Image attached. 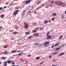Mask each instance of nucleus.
<instances>
[{
	"label": "nucleus",
	"instance_id": "f257e3e1",
	"mask_svg": "<svg viewBox=\"0 0 66 66\" xmlns=\"http://www.w3.org/2000/svg\"><path fill=\"white\" fill-rule=\"evenodd\" d=\"M24 24L25 25L24 29H27L28 28V24L27 23H24Z\"/></svg>",
	"mask_w": 66,
	"mask_h": 66
},
{
	"label": "nucleus",
	"instance_id": "f03ea898",
	"mask_svg": "<svg viewBox=\"0 0 66 66\" xmlns=\"http://www.w3.org/2000/svg\"><path fill=\"white\" fill-rule=\"evenodd\" d=\"M61 4L62 2L60 1L56 2H55V4H56V5H61Z\"/></svg>",
	"mask_w": 66,
	"mask_h": 66
},
{
	"label": "nucleus",
	"instance_id": "7ed1b4c3",
	"mask_svg": "<svg viewBox=\"0 0 66 66\" xmlns=\"http://www.w3.org/2000/svg\"><path fill=\"white\" fill-rule=\"evenodd\" d=\"M19 12V11H18V10L15 11L13 13V15H17V13H18Z\"/></svg>",
	"mask_w": 66,
	"mask_h": 66
},
{
	"label": "nucleus",
	"instance_id": "20e7f679",
	"mask_svg": "<svg viewBox=\"0 0 66 66\" xmlns=\"http://www.w3.org/2000/svg\"><path fill=\"white\" fill-rule=\"evenodd\" d=\"M49 44V42H47L44 43V45L45 46H47V45H48Z\"/></svg>",
	"mask_w": 66,
	"mask_h": 66
},
{
	"label": "nucleus",
	"instance_id": "39448f33",
	"mask_svg": "<svg viewBox=\"0 0 66 66\" xmlns=\"http://www.w3.org/2000/svg\"><path fill=\"white\" fill-rule=\"evenodd\" d=\"M31 0H28V1H25L26 4H29V3L31 2Z\"/></svg>",
	"mask_w": 66,
	"mask_h": 66
},
{
	"label": "nucleus",
	"instance_id": "423d86ee",
	"mask_svg": "<svg viewBox=\"0 0 66 66\" xmlns=\"http://www.w3.org/2000/svg\"><path fill=\"white\" fill-rule=\"evenodd\" d=\"M61 5H62V7H64L66 5V4L64 3L61 2Z\"/></svg>",
	"mask_w": 66,
	"mask_h": 66
},
{
	"label": "nucleus",
	"instance_id": "0eeeda50",
	"mask_svg": "<svg viewBox=\"0 0 66 66\" xmlns=\"http://www.w3.org/2000/svg\"><path fill=\"white\" fill-rule=\"evenodd\" d=\"M3 54H9V53L7 52V51H5L4 52H3Z\"/></svg>",
	"mask_w": 66,
	"mask_h": 66
},
{
	"label": "nucleus",
	"instance_id": "6e6552de",
	"mask_svg": "<svg viewBox=\"0 0 66 66\" xmlns=\"http://www.w3.org/2000/svg\"><path fill=\"white\" fill-rule=\"evenodd\" d=\"M34 35L36 37H38V35H39L38 34L36 33L34 34Z\"/></svg>",
	"mask_w": 66,
	"mask_h": 66
},
{
	"label": "nucleus",
	"instance_id": "1a4fd4ad",
	"mask_svg": "<svg viewBox=\"0 0 66 66\" xmlns=\"http://www.w3.org/2000/svg\"><path fill=\"white\" fill-rule=\"evenodd\" d=\"M12 53H16V50H13L11 51Z\"/></svg>",
	"mask_w": 66,
	"mask_h": 66
},
{
	"label": "nucleus",
	"instance_id": "9d476101",
	"mask_svg": "<svg viewBox=\"0 0 66 66\" xmlns=\"http://www.w3.org/2000/svg\"><path fill=\"white\" fill-rule=\"evenodd\" d=\"M51 37V35H49L48 36V37H47V39H50Z\"/></svg>",
	"mask_w": 66,
	"mask_h": 66
},
{
	"label": "nucleus",
	"instance_id": "9b49d317",
	"mask_svg": "<svg viewBox=\"0 0 66 66\" xmlns=\"http://www.w3.org/2000/svg\"><path fill=\"white\" fill-rule=\"evenodd\" d=\"M17 34H18V32H14L13 33V34H14V35Z\"/></svg>",
	"mask_w": 66,
	"mask_h": 66
},
{
	"label": "nucleus",
	"instance_id": "f8f14e48",
	"mask_svg": "<svg viewBox=\"0 0 66 66\" xmlns=\"http://www.w3.org/2000/svg\"><path fill=\"white\" fill-rule=\"evenodd\" d=\"M64 53H62L60 54H59V56H61V55H64Z\"/></svg>",
	"mask_w": 66,
	"mask_h": 66
},
{
	"label": "nucleus",
	"instance_id": "ddd939ff",
	"mask_svg": "<svg viewBox=\"0 0 66 66\" xmlns=\"http://www.w3.org/2000/svg\"><path fill=\"white\" fill-rule=\"evenodd\" d=\"M37 30H36L35 29L34 30H33L32 31V33H35V32H37Z\"/></svg>",
	"mask_w": 66,
	"mask_h": 66
},
{
	"label": "nucleus",
	"instance_id": "4468645a",
	"mask_svg": "<svg viewBox=\"0 0 66 66\" xmlns=\"http://www.w3.org/2000/svg\"><path fill=\"white\" fill-rule=\"evenodd\" d=\"M56 14L55 13H54L52 14V16H56Z\"/></svg>",
	"mask_w": 66,
	"mask_h": 66
},
{
	"label": "nucleus",
	"instance_id": "2eb2a0df",
	"mask_svg": "<svg viewBox=\"0 0 66 66\" xmlns=\"http://www.w3.org/2000/svg\"><path fill=\"white\" fill-rule=\"evenodd\" d=\"M1 17L2 18H3L4 17V14H3L1 16Z\"/></svg>",
	"mask_w": 66,
	"mask_h": 66
},
{
	"label": "nucleus",
	"instance_id": "dca6fc26",
	"mask_svg": "<svg viewBox=\"0 0 66 66\" xmlns=\"http://www.w3.org/2000/svg\"><path fill=\"white\" fill-rule=\"evenodd\" d=\"M2 59H3V60H5V59H6V57H5L3 56H2Z\"/></svg>",
	"mask_w": 66,
	"mask_h": 66
},
{
	"label": "nucleus",
	"instance_id": "f3484780",
	"mask_svg": "<svg viewBox=\"0 0 66 66\" xmlns=\"http://www.w3.org/2000/svg\"><path fill=\"white\" fill-rule=\"evenodd\" d=\"M25 34H26V35H29V34H30V32H26Z\"/></svg>",
	"mask_w": 66,
	"mask_h": 66
},
{
	"label": "nucleus",
	"instance_id": "a211bd4d",
	"mask_svg": "<svg viewBox=\"0 0 66 66\" xmlns=\"http://www.w3.org/2000/svg\"><path fill=\"white\" fill-rule=\"evenodd\" d=\"M23 53H20L19 54H18V55H19V56H20V55H21V54H23Z\"/></svg>",
	"mask_w": 66,
	"mask_h": 66
},
{
	"label": "nucleus",
	"instance_id": "6ab92c4d",
	"mask_svg": "<svg viewBox=\"0 0 66 66\" xmlns=\"http://www.w3.org/2000/svg\"><path fill=\"white\" fill-rule=\"evenodd\" d=\"M59 44H55V46L57 47V46H59Z\"/></svg>",
	"mask_w": 66,
	"mask_h": 66
},
{
	"label": "nucleus",
	"instance_id": "aec40b11",
	"mask_svg": "<svg viewBox=\"0 0 66 66\" xmlns=\"http://www.w3.org/2000/svg\"><path fill=\"white\" fill-rule=\"evenodd\" d=\"M7 47H9V46H5L4 47H3L4 48H7Z\"/></svg>",
	"mask_w": 66,
	"mask_h": 66
},
{
	"label": "nucleus",
	"instance_id": "412c9836",
	"mask_svg": "<svg viewBox=\"0 0 66 66\" xmlns=\"http://www.w3.org/2000/svg\"><path fill=\"white\" fill-rule=\"evenodd\" d=\"M62 37H63V36L62 35L59 38V40L61 39V38H62Z\"/></svg>",
	"mask_w": 66,
	"mask_h": 66
},
{
	"label": "nucleus",
	"instance_id": "4be33fe9",
	"mask_svg": "<svg viewBox=\"0 0 66 66\" xmlns=\"http://www.w3.org/2000/svg\"><path fill=\"white\" fill-rule=\"evenodd\" d=\"M48 21H47V20H46L44 22V23H48Z\"/></svg>",
	"mask_w": 66,
	"mask_h": 66
},
{
	"label": "nucleus",
	"instance_id": "5701e85b",
	"mask_svg": "<svg viewBox=\"0 0 66 66\" xmlns=\"http://www.w3.org/2000/svg\"><path fill=\"white\" fill-rule=\"evenodd\" d=\"M41 3V2H40V1L38 2L37 3V4H39V3Z\"/></svg>",
	"mask_w": 66,
	"mask_h": 66
},
{
	"label": "nucleus",
	"instance_id": "b1692460",
	"mask_svg": "<svg viewBox=\"0 0 66 66\" xmlns=\"http://www.w3.org/2000/svg\"><path fill=\"white\" fill-rule=\"evenodd\" d=\"M57 53H58L57 52L55 53H54L53 54V55H55V54H57Z\"/></svg>",
	"mask_w": 66,
	"mask_h": 66
},
{
	"label": "nucleus",
	"instance_id": "393cba45",
	"mask_svg": "<svg viewBox=\"0 0 66 66\" xmlns=\"http://www.w3.org/2000/svg\"><path fill=\"white\" fill-rule=\"evenodd\" d=\"M50 33V32H48L47 33V36H48V35H49V34Z\"/></svg>",
	"mask_w": 66,
	"mask_h": 66
},
{
	"label": "nucleus",
	"instance_id": "a878e982",
	"mask_svg": "<svg viewBox=\"0 0 66 66\" xmlns=\"http://www.w3.org/2000/svg\"><path fill=\"white\" fill-rule=\"evenodd\" d=\"M31 37H32V36H30L29 37H28V39H30V38H31Z\"/></svg>",
	"mask_w": 66,
	"mask_h": 66
},
{
	"label": "nucleus",
	"instance_id": "bb28decb",
	"mask_svg": "<svg viewBox=\"0 0 66 66\" xmlns=\"http://www.w3.org/2000/svg\"><path fill=\"white\" fill-rule=\"evenodd\" d=\"M15 29L16 30H18V27H16Z\"/></svg>",
	"mask_w": 66,
	"mask_h": 66
},
{
	"label": "nucleus",
	"instance_id": "cd10ccee",
	"mask_svg": "<svg viewBox=\"0 0 66 66\" xmlns=\"http://www.w3.org/2000/svg\"><path fill=\"white\" fill-rule=\"evenodd\" d=\"M1 29H2V27L1 26L0 27V31H1Z\"/></svg>",
	"mask_w": 66,
	"mask_h": 66
},
{
	"label": "nucleus",
	"instance_id": "c85d7f7f",
	"mask_svg": "<svg viewBox=\"0 0 66 66\" xmlns=\"http://www.w3.org/2000/svg\"><path fill=\"white\" fill-rule=\"evenodd\" d=\"M64 16V15H62V19H63L64 18V17H63V16Z\"/></svg>",
	"mask_w": 66,
	"mask_h": 66
},
{
	"label": "nucleus",
	"instance_id": "c756f323",
	"mask_svg": "<svg viewBox=\"0 0 66 66\" xmlns=\"http://www.w3.org/2000/svg\"><path fill=\"white\" fill-rule=\"evenodd\" d=\"M11 63H12V64H14V62H13V61H11Z\"/></svg>",
	"mask_w": 66,
	"mask_h": 66
},
{
	"label": "nucleus",
	"instance_id": "7c9ffc66",
	"mask_svg": "<svg viewBox=\"0 0 66 66\" xmlns=\"http://www.w3.org/2000/svg\"><path fill=\"white\" fill-rule=\"evenodd\" d=\"M59 49H60V48H58L55 49L56 50H59Z\"/></svg>",
	"mask_w": 66,
	"mask_h": 66
},
{
	"label": "nucleus",
	"instance_id": "2f4dec72",
	"mask_svg": "<svg viewBox=\"0 0 66 66\" xmlns=\"http://www.w3.org/2000/svg\"><path fill=\"white\" fill-rule=\"evenodd\" d=\"M40 57H36V59H39Z\"/></svg>",
	"mask_w": 66,
	"mask_h": 66
},
{
	"label": "nucleus",
	"instance_id": "473e14b6",
	"mask_svg": "<svg viewBox=\"0 0 66 66\" xmlns=\"http://www.w3.org/2000/svg\"><path fill=\"white\" fill-rule=\"evenodd\" d=\"M56 59H55L53 60V62H56Z\"/></svg>",
	"mask_w": 66,
	"mask_h": 66
},
{
	"label": "nucleus",
	"instance_id": "72a5a7b5",
	"mask_svg": "<svg viewBox=\"0 0 66 66\" xmlns=\"http://www.w3.org/2000/svg\"><path fill=\"white\" fill-rule=\"evenodd\" d=\"M40 8V7H38V8H37L36 9V10H38V9H39V8Z\"/></svg>",
	"mask_w": 66,
	"mask_h": 66
},
{
	"label": "nucleus",
	"instance_id": "f704fd0d",
	"mask_svg": "<svg viewBox=\"0 0 66 66\" xmlns=\"http://www.w3.org/2000/svg\"><path fill=\"white\" fill-rule=\"evenodd\" d=\"M13 30H9V32H13Z\"/></svg>",
	"mask_w": 66,
	"mask_h": 66
},
{
	"label": "nucleus",
	"instance_id": "c9c22d12",
	"mask_svg": "<svg viewBox=\"0 0 66 66\" xmlns=\"http://www.w3.org/2000/svg\"><path fill=\"white\" fill-rule=\"evenodd\" d=\"M28 13H29V14H30V13H31V11H29L28 12Z\"/></svg>",
	"mask_w": 66,
	"mask_h": 66
},
{
	"label": "nucleus",
	"instance_id": "e433bc0d",
	"mask_svg": "<svg viewBox=\"0 0 66 66\" xmlns=\"http://www.w3.org/2000/svg\"><path fill=\"white\" fill-rule=\"evenodd\" d=\"M2 10V7H1L0 8V10Z\"/></svg>",
	"mask_w": 66,
	"mask_h": 66
},
{
	"label": "nucleus",
	"instance_id": "4c0bfd02",
	"mask_svg": "<svg viewBox=\"0 0 66 66\" xmlns=\"http://www.w3.org/2000/svg\"><path fill=\"white\" fill-rule=\"evenodd\" d=\"M12 4H13V3H12L10 4V6H12Z\"/></svg>",
	"mask_w": 66,
	"mask_h": 66
},
{
	"label": "nucleus",
	"instance_id": "58836bf2",
	"mask_svg": "<svg viewBox=\"0 0 66 66\" xmlns=\"http://www.w3.org/2000/svg\"><path fill=\"white\" fill-rule=\"evenodd\" d=\"M54 2V1H52V2H51V4L52 3Z\"/></svg>",
	"mask_w": 66,
	"mask_h": 66
},
{
	"label": "nucleus",
	"instance_id": "ea45409f",
	"mask_svg": "<svg viewBox=\"0 0 66 66\" xmlns=\"http://www.w3.org/2000/svg\"><path fill=\"white\" fill-rule=\"evenodd\" d=\"M43 27L40 28V30H42V29H43Z\"/></svg>",
	"mask_w": 66,
	"mask_h": 66
},
{
	"label": "nucleus",
	"instance_id": "a19ab883",
	"mask_svg": "<svg viewBox=\"0 0 66 66\" xmlns=\"http://www.w3.org/2000/svg\"><path fill=\"white\" fill-rule=\"evenodd\" d=\"M43 63H44V61H42V63H41L40 64H40H43Z\"/></svg>",
	"mask_w": 66,
	"mask_h": 66
},
{
	"label": "nucleus",
	"instance_id": "79ce46f5",
	"mask_svg": "<svg viewBox=\"0 0 66 66\" xmlns=\"http://www.w3.org/2000/svg\"><path fill=\"white\" fill-rule=\"evenodd\" d=\"M34 13H35V14H37V12H36V11H35L34 12Z\"/></svg>",
	"mask_w": 66,
	"mask_h": 66
},
{
	"label": "nucleus",
	"instance_id": "37998d69",
	"mask_svg": "<svg viewBox=\"0 0 66 66\" xmlns=\"http://www.w3.org/2000/svg\"><path fill=\"white\" fill-rule=\"evenodd\" d=\"M38 29H39V28H36L35 29L36 30H38Z\"/></svg>",
	"mask_w": 66,
	"mask_h": 66
},
{
	"label": "nucleus",
	"instance_id": "c03bdc74",
	"mask_svg": "<svg viewBox=\"0 0 66 66\" xmlns=\"http://www.w3.org/2000/svg\"><path fill=\"white\" fill-rule=\"evenodd\" d=\"M52 56H51V55H50L49 56V57L50 58H51V57Z\"/></svg>",
	"mask_w": 66,
	"mask_h": 66
},
{
	"label": "nucleus",
	"instance_id": "a18cd8bd",
	"mask_svg": "<svg viewBox=\"0 0 66 66\" xmlns=\"http://www.w3.org/2000/svg\"><path fill=\"white\" fill-rule=\"evenodd\" d=\"M8 4V2H7L5 3V4Z\"/></svg>",
	"mask_w": 66,
	"mask_h": 66
},
{
	"label": "nucleus",
	"instance_id": "49530a36",
	"mask_svg": "<svg viewBox=\"0 0 66 66\" xmlns=\"http://www.w3.org/2000/svg\"><path fill=\"white\" fill-rule=\"evenodd\" d=\"M45 5V4H43L41 5V6H43V5Z\"/></svg>",
	"mask_w": 66,
	"mask_h": 66
},
{
	"label": "nucleus",
	"instance_id": "de8ad7c7",
	"mask_svg": "<svg viewBox=\"0 0 66 66\" xmlns=\"http://www.w3.org/2000/svg\"><path fill=\"white\" fill-rule=\"evenodd\" d=\"M48 7L47 6H46V7H45V8H47V9H48Z\"/></svg>",
	"mask_w": 66,
	"mask_h": 66
},
{
	"label": "nucleus",
	"instance_id": "09e8293b",
	"mask_svg": "<svg viewBox=\"0 0 66 66\" xmlns=\"http://www.w3.org/2000/svg\"><path fill=\"white\" fill-rule=\"evenodd\" d=\"M21 61H22V62H23V61H24V60H21Z\"/></svg>",
	"mask_w": 66,
	"mask_h": 66
},
{
	"label": "nucleus",
	"instance_id": "8fccbe9b",
	"mask_svg": "<svg viewBox=\"0 0 66 66\" xmlns=\"http://www.w3.org/2000/svg\"><path fill=\"white\" fill-rule=\"evenodd\" d=\"M54 18H53V19H52V21L54 20Z\"/></svg>",
	"mask_w": 66,
	"mask_h": 66
},
{
	"label": "nucleus",
	"instance_id": "3c124183",
	"mask_svg": "<svg viewBox=\"0 0 66 66\" xmlns=\"http://www.w3.org/2000/svg\"><path fill=\"white\" fill-rule=\"evenodd\" d=\"M16 9H19V7H16Z\"/></svg>",
	"mask_w": 66,
	"mask_h": 66
},
{
	"label": "nucleus",
	"instance_id": "603ef678",
	"mask_svg": "<svg viewBox=\"0 0 66 66\" xmlns=\"http://www.w3.org/2000/svg\"><path fill=\"white\" fill-rule=\"evenodd\" d=\"M52 66H56V65H52Z\"/></svg>",
	"mask_w": 66,
	"mask_h": 66
},
{
	"label": "nucleus",
	"instance_id": "864d4df0",
	"mask_svg": "<svg viewBox=\"0 0 66 66\" xmlns=\"http://www.w3.org/2000/svg\"><path fill=\"white\" fill-rule=\"evenodd\" d=\"M30 56H31V55H29L28 56L29 57Z\"/></svg>",
	"mask_w": 66,
	"mask_h": 66
},
{
	"label": "nucleus",
	"instance_id": "5fc2aeb1",
	"mask_svg": "<svg viewBox=\"0 0 66 66\" xmlns=\"http://www.w3.org/2000/svg\"><path fill=\"white\" fill-rule=\"evenodd\" d=\"M54 45H53V46H52V47L53 48V47H54Z\"/></svg>",
	"mask_w": 66,
	"mask_h": 66
},
{
	"label": "nucleus",
	"instance_id": "6e6d98bb",
	"mask_svg": "<svg viewBox=\"0 0 66 66\" xmlns=\"http://www.w3.org/2000/svg\"><path fill=\"white\" fill-rule=\"evenodd\" d=\"M6 6H5L4 7V8H6Z\"/></svg>",
	"mask_w": 66,
	"mask_h": 66
},
{
	"label": "nucleus",
	"instance_id": "4d7b16f0",
	"mask_svg": "<svg viewBox=\"0 0 66 66\" xmlns=\"http://www.w3.org/2000/svg\"><path fill=\"white\" fill-rule=\"evenodd\" d=\"M50 6H53V5H52V6H51V5H50Z\"/></svg>",
	"mask_w": 66,
	"mask_h": 66
},
{
	"label": "nucleus",
	"instance_id": "13d9d810",
	"mask_svg": "<svg viewBox=\"0 0 66 66\" xmlns=\"http://www.w3.org/2000/svg\"><path fill=\"white\" fill-rule=\"evenodd\" d=\"M1 64V62L0 61V64Z\"/></svg>",
	"mask_w": 66,
	"mask_h": 66
},
{
	"label": "nucleus",
	"instance_id": "bf43d9fd",
	"mask_svg": "<svg viewBox=\"0 0 66 66\" xmlns=\"http://www.w3.org/2000/svg\"><path fill=\"white\" fill-rule=\"evenodd\" d=\"M38 44H36V45H38Z\"/></svg>",
	"mask_w": 66,
	"mask_h": 66
},
{
	"label": "nucleus",
	"instance_id": "052dcab7",
	"mask_svg": "<svg viewBox=\"0 0 66 66\" xmlns=\"http://www.w3.org/2000/svg\"><path fill=\"white\" fill-rule=\"evenodd\" d=\"M42 46V45H39V46Z\"/></svg>",
	"mask_w": 66,
	"mask_h": 66
},
{
	"label": "nucleus",
	"instance_id": "680f3d73",
	"mask_svg": "<svg viewBox=\"0 0 66 66\" xmlns=\"http://www.w3.org/2000/svg\"><path fill=\"white\" fill-rule=\"evenodd\" d=\"M16 66H19V65H16Z\"/></svg>",
	"mask_w": 66,
	"mask_h": 66
},
{
	"label": "nucleus",
	"instance_id": "e2e57ef3",
	"mask_svg": "<svg viewBox=\"0 0 66 66\" xmlns=\"http://www.w3.org/2000/svg\"><path fill=\"white\" fill-rule=\"evenodd\" d=\"M34 24H36V23H34Z\"/></svg>",
	"mask_w": 66,
	"mask_h": 66
},
{
	"label": "nucleus",
	"instance_id": "0e129e2a",
	"mask_svg": "<svg viewBox=\"0 0 66 66\" xmlns=\"http://www.w3.org/2000/svg\"><path fill=\"white\" fill-rule=\"evenodd\" d=\"M51 22V21H49V22Z\"/></svg>",
	"mask_w": 66,
	"mask_h": 66
},
{
	"label": "nucleus",
	"instance_id": "69168bd1",
	"mask_svg": "<svg viewBox=\"0 0 66 66\" xmlns=\"http://www.w3.org/2000/svg\"><path fill=\"white\" fill-rule=\"evenodd\" d=\"M65 14H66V11L65 12Z\"/></svg>",
	"mask_w": 66,
	"mask_h": 66
},
{
	"label": "nucleus",
	"instance_id": "338daca9",
	"mask_svg": "<svg viewBox=\"0 0 66 66\" xmlns=\"http://www.w3.org/2000/svg\"><path fill=\"white\" fill-rule=\"evenodd\" d=\"M27 62H26L25 63V64H27Z\"/></svg>",
	"mask_w": 66,
	"mask_h": 66
},
{
	"label": "nucleus",
	"instance_id": "774afa93",
	"mask_svg": "<svg viewBox=\"0 0 66 66\" xmlns=\"http://www.w3.org/2000/svg\"><path fill=\"white\" fill-rule=\"evenodd\" d=\"M25 12V11H23V12Z\"/></svg>",
	"mask_w": 66,
	"mask_h": 66
}]
</instances>
